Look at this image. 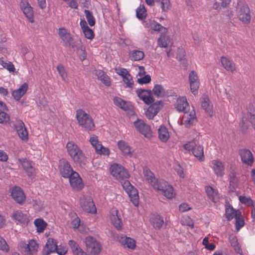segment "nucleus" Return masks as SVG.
I'll use <instances>...</instances> for the list:
<instances>
[{"label": "nucleus", "instance_id": "nucleus-1", "mask_svg": "<svg viewBox=\"0 0 255 255\" xmlns=\"http://www.w3.org/2000/svg\"><path fill=\"white\" fill-rule=\"evenodd\" d=\"M143 174L146 179L155 189L160 191L162 194L168 199L175 196L172 186L163 179H156L154 174L148 169H144Z\"/></svg>", "mask_w": 255, "mask_h": 255}, {"label": "nucleus", "instance_id": "nucleus-2", "mask_svg": "<svg viewBox=\"0 0 255 255\" xmlns=\"http://www.w3.org/2000/svg\"><path fill=\"white\" fill-rule=\"evenodd\" d=\"M136 92L139 99L147 105H149L154 102L152 92L158 98L164 97L166 94L165 90L163 87L159 84H156L154 86L152 91L143 89H137L136 90Z\"/></svg>", "mask_w": 255, "mask_h": 255}, {"label": "nucleus", "instance_id": "nucleus-3", "mask_svg": "<svg viewBox=\"0 0 255 255\" xmlns=\"http://www.w3.org/2000/svg\"><path fill=\"white\" fill-rule=\"evenodd\" d=\"M68 155L76 163H82L85 161V156L80 148L73 141H68L66 146Z\"/></svg>", "mask_w": 255, "mask_h": 255}, {"label": "nucleus", "instance_id": "nucleus-4", "mask_svg": "<svg viewBox=\"0 0 255 255\" xmlns=\"http://www.w3.org/2000/svg\"><path fill=\"white\" fill-rule=\"evenodd\" d=\"M76 117L79 126L85 130L92 131L94 129L95 126L92 117L84 110H77Z\"/></svg>", "mask_w": 255, "mask_h": 255}, {"label": "nucleus", "instance_id": "nucleus-5", "mask_svg": "<svg viewBox=\"0 0 255 255\" xmlns=\"http://www.w3.org/2000/svg\"><path fill=\"white\" fill-rule=\"evenodd\" d=\"M249 121L254 127L255 129V108L253 105H250L247 109L246 113H244L242 117V125L241 130L243 134H246L248 132V128L250 126Z\"/></svg>", "mask_w": 255, "mask_h": 255}, {"label": "nucleus", "instance_id": "nucleus-6", "mask_svg": "<svg viewBox=\"0 0 255 255\" xmlns=\"http://www.w3.org/2000/svg\"><path fill=\"white\" fill-rule=\"evenodd\" d=\"M87 251L91 255H98L101 250L100 243L92 236H88L85 239Z\"/></svg>", "mask_w": 255, "mask_h": 255}, {"label": "nucleus", "instance_id": "nucleus-7", "mask_svg": "<svg viewBox=\"0 0 255 255\" xmlns=\"http://www.w3.org/2000/svg\"><path fill=\"white\" fill-rule=\"evenodd\" d=\"M111 174L117 179L122 180L129 177L128 170L120 164L114 163L111 165L110 168Z\"/></svg>", "mask_w": 255, "mask_h": 255}, {"label": "nucleus", "instance_id": "nucleus-8", "mask_svg": "<svg viewBox=\"0 0 255 255\" xmlns=\"http://www.w3.org/2000/svg\"><path fill=\"white\" fill-rule=\"evenodd\" d=\"M58 167L61 176L65 178H68L75 172L69 162L65 158L59 160Z\"/></svg>", "mask_w": 255, "mask_h": 255}, {"label": "nucleus", "instance_id": "nucleus-9", "mask_svg": "<svg viewBox=\"0 0 255 255\" xmlns=\"http://www.w3.org/2000/svg\"><path fill=\"white\" fill-rule=\"evenodd\" d=\"M237 169L234 166L231 165L229 170V191L234 192L238 187L239 179L237 175H238Z\"/></svg>", "mask_w": 255, "mask_h": 255}, {"label": "nucleus", "instance_id": "nucleus-10", "mask_svg": "<svg viewBox=\"0 0 255 255\" xmlns=\"http://www.w3.org/2000/svg\"><path fill=\"white\" fill-rule=\"evenodd\" d=\"M133 125L137 130L145 137L148 138L151 136L152 131L150 127L143 120L137 119L134 122Z\"/></svg>", "mask_w": 255, "mask_h": 255}, {"label": "nucleus", "instance_id": "nucleus-11", "mask_svg": "<svg viewBox=\"0 0 255 255\" xmlns=\"http://www.w3.org/2000/svg\"><path fill=\"white\" fill-rule=\"evenodd\" d=\"M81 205L83 210L87 213L95 214L97 209L92 198L90 196L81 198Z\"/></svg>", "mask_w": 255, "mask_h": 255}, {"label": "nucleus", "instance_id": "nucleus-12", "mask_svg": "<svg viewBox=\"0 0 255 255\" xmlns=\"http://www.w3.org/2000/svg\"><path fill=\"white\" fill-rule=\"evenodd\" d=\"M142 24L145 27L149 28L155 31L161 32L162 33H165L167 31V29L166 27L162 26L154 20L147 19L143 20Z\"/></svg>", "mask_w": 255, "mask_h": 255}, {"label": "nucleus", "instance_id": "nucleus-13", "mask_svg": "<svg viewBox=\"0 0 255 255\" xmlns=\"http://www.w3.org/2000/svg\"><path fill=\"white\" fill-rule=\"evenodd\" d=\"M39 248V246L36 242L31 240L28 244H24L21 247V253L24 255H33L35 254Z\"/></svg>", "mask_w": 255, "mask_h": 255}, {"label": "nucleus", "instance_id": "nucleus-14", "mask_svg": "<svg viewBox=\"0 0 255 255\" xmlns=\"http://www.w3.org/2000/svg\"><path fill=\"white\" fill-rule=\"evenodd\" d=\"M189 81L191 91L194 95H196L198 93L200 81L197 74L194 71H192L189 73Z\"/></svg>", "mask_w": 255, "mask_h": 255}, {"label": "nucleus", "instance_id": "nucleus-15", "mask_svg": "<svg viewBox=\"0 0 255 255\" xmlns=\"http://www.w3.org/2000/svg\"><path fill=\"white\" fill-rule=\"evenodd\" d=\"M118 146L124 156L128 157H135L136 155L134 150L125 141L122 140L119 141Z\"/></svg>", "mask_w": 255, "mask_h": 255}, {"label": "nucleus", "instance_id": "nucleus-16", "mask_svg": "<svg viewBox=\"0 0 255 255\" xmlns=\"http://www.w3.org/2000/svg\"><path fill=\"white\" fill-rule=\"evenodd\" d=\"M251 11L248 4L244 3L240 7V20L245 25L251 22Z\"/></svg>", "mask_w": 255, "mask_h": 255}, {"label": "nucleus", "instance_id": "nucleus-17", "mask_svg": "<svg viewBox=\"0 0 255 255\" xmlns=\"http://www.w3.org/2000/svg\"><path fill=\"white\" fill-rule=\"evenodd\" d=\"M68 178H69L70 184L73 189L80 190L84 187L82 180L77 172L73 173Z\"/></svg>", "mask_w": 255, "mask_h": 255}, {"label": "nucleus", "instance_id": "nucleus-18", "mask_svg": "<svg viewBox=\"0 0 255 255\" xmlns=\"http://www.w3.org/2000/svg\"><path fill=\"white\" fill-rule=\"evenodd\" d=\"M239 210L236 211L232 206L228 205L226 207V214L228 220H231L234 218L236 219V230L239 231V215L237 213Z\"/></svg>", "mask_w": 255, "mask_h": 255}, {"label": "nucleus", "instance_id": "nucleus-19", "mask_svg": "<svg viewBox=\"0 0 255 255\" xmlns=\"http://www.w3.org/2000/svg\"><path fill=\"white\" fill-rule=\"evenodd\" d=\"M240 156L242 161L248 166H252L254 162V158L251 151L247 149L240 150Z\"/></svg>", "mask_w": 255, "mask_h": 255}, {"label": "nucleus", "instance_id": "nucleus-20", "mask_svg": "<svg viewBox=\"0 0 255 255\" xmlns=\"http://www.w3.org/2000/svg\"><path fill=\"white\" fill-rule=\"evenodd\" d=\"M13 199L17 203L22 205L25 201V196L22 190L19 187H15L11 193Z\"/></svg>", "mask_w": 255, "mask_h": 255}, {"label": "nucleus", "instance_id": "nucleus-21", "mask_svg": "<svg viewBox=\"0 0 255 255\" xmlns=\"http://www.w3.org/2000/svg\"><path fill=\"white\" fill-rule=\"evenodd\" d=\"M211 166L217 176L222 177L225 174V165L221 161L219 160H212Z\"/></svg>", "mask_w": 255, "mask_h": 255}, {"label": "nucleus", "instance_id": "nucleus-22", "mask_svg": "<svg viewBox=\"0 0 255 255\" xmlns=\"http://www.w3.org/2000/svg\"><path fill=\"white\" fill-rule=\"evenodd\" d=\"M162 103L161 101H158L152 104L145 112L146 117L151 119L156 115L160 109V105Z\"/></svg>", "mask_w": 255, "mask_h": 255}, {"label": "nucleus", "instance_id": "nucleus-23", "mask_svg": "<svg viewBox=\"0 0 255 255\" xmlns=\"http://www.w3.org/2000/svg\"><path fill=\"white\" fill-rule=\"evenodd\" d=\"M21 9L24 14L30 22L34 21L33 11L32 7L27 1H22L20 3Z\"/></svg>", "mask_w": 255, "mask_h": 255}, {"label": "nucleus", "instance_id": "nucleus-24", "mask_svg": "<svg viewBox=\"0 0 255 255\" xmlns=\"http://www.w3.org/2000/svg\"><path fill=\"white\" fill-rule=\"evenodd\" d=\"M57 246V243L55 240L51 238H48L42 251L43 255H49L51 253H55Z\"/></svg>", "mask_w": 255, "mask_h": 255}, {"label": "nucleus", "instance_id": "nucleus-25", "mask_svg": "<svg viewBox=\"0 0 255 255\" xmlns=\"http://www.w3.org/2000/svg\"><path fill=\"white\" fill-rule=\"evenodd\" d=\"M15 128L19 137L24 141L28 139V132L25 127L23 122L19 120L16 123Z\"/></svg>", "mask_w": 255, "mask_h": 255}, {"label": "nucleus", "instance_id": "nucleus-26", "mask_svg": "<svg viewBox=\"0 0 255 255\" xmlns=\"http://www.w3.org/2000/svg\"><path fill=\"white\" fill-rule=\"evenodd\" d=\"M196 121V117L195 111L193 110L190 113H184L182 118V124L186 128L190 127Z\"/></svg>", "mask_w": 255, "mask_h": 255}, {"label": "nucleus", "instance_id": "nucleus-27", "mask_svg": "<svg viewBox=\"0 0 255 255\" xmlns=\"http://www.w3.org/2000/svg\"><path fill=\"white\" fill-rule=\"evenodd\" d=\"M12 219L21 224H27L29 221V216L20 210L14 211L12 214Z\"/></svg>", "mask_w": 255, "mask_h": 255}, {"label": "nucleus", "instance_id": "nucleus-28", "mask_svg": "<svg viewBox=\"0 0 255 255\" xmlns=\"http://www.w3.org/2000/svg\"><path fill=\"white\" fill-rule=\"evenodd\" d=\"M175 108L177 110L180 112L186 113L189 109V104L185 97H182L178 98L175 104Z\"/></svg>", "mask_w": 255, "mask_h": 255}, {"label": "nucleus", "instance_id": "nucleus-29", "mask_svg": "<svg viewBox=\"0 0 255 255\" xmlns=\"http://www.w3.org/2000/svg\"><path fill=\"white\" fill-rule=\"evenodd\" d=\"M27 90L28 84L26 83H24L18 89L12 91V96L15 100L18 101L25 94Z\"/></svg>", "mask_w": 255, "mask_h": 255}, {"label": "nucleus", "instance_id": "nucleus-30", "mask_svg": "<svg viewBox=\"0 0 255 255\" xmlns=\"http://www.w3.org/2000/svg\"><path fill=\"white\" fill-rule=\"evenodd\" d=\"M19 162L22 166L23 169L26 172L28 176L32 175L34 172V168L32 166L31 162L26 159H19Z\"/></svg>", "mask_w": 255, "mask_h": 255}, {"label": "nucleus", "instance_id": "nucleus-31", "mask_svg": "<svg viewBox=\"0 0 255 255\" xmlns=\"http://www.w3.org/2000/svg\"><path fill=\"white\" fill-rule=\"evenodd\" d=\"M201 107L210 117L212 116V106L210 104V100L207 96H203L201 99Z\"/></svg>", "mask_w": 255, "mask_h": 255}, {"label": "nucleus", "instance_id": "nucleus-32", "mask_svg": "<svg viewBox=\"0 0 255 255\" xmlns=\"http://www.w3.org/2000/svg\"><path fill=\"white\" fill-rule=\"evenodd\" d=\"M119 242L124 247L131 250L134 249L136 246L135 241L126 236H122L119 239Z\"/></svg>", "mask_w": 255, "mask_h": 255}, {"label": "nucleus", "instance_id": "nucleus-33", "mask_svg": "<svg viewBox=\"0 0 255 255\" xmlns=\"http://www.w3.org/2000/svg\"><path fill=\"white\" fill-rule=\"evenodd\" d=\"M157 6L161 9V12L164 14L171 8L170 0H155Z\"/></svg>", "mask_w": 255, "mask_h": 255}, {"label": "nucleus", "instance_id": "nucleus-34", "mask_svg": "<svg viewBox=\"0 0 255 255\" xmlns=\"http://www.w3.org/2000/svg\"><path fill=\"white\" fill-rule=\"evenodd\" d=\"M118 211L117 210H113L110 219L114 226L117 229L120 230L122 228V222L121 219L118 216Z\"/></svg>", "mask_w": 255, "mask_h": 255}, {"label": "nucleus", "instance_id": "nucleus-35", "mask_svg": "<svg viewBox=\"0 0 255 255\" xmlns=\"http://www.w3.org/2000/svg\"><path fill=\"white\" fill-rule=\"evenodd\" d=\"M114 104L124 111L130 109L131 107L130 103L126 102L119 97H115L114 99Z\"/></svg>", "mask_w": 255, "mask_h": 255}, {"label": "nucleus", "instance_id": "nucleus-36", "mask_svg": "<svg viewBox=\"0 0 255 255\" xmlns=\"http://www.w3.org/2000/svg\"><path fill=\"white\" fill-rule=\"evenodd\" d=\"M158 133L159 138L163 142H166L170 137L168 129L164 126L160 127Z\"/></svg>", "mask_w": 255, "mask_h": 255}, {"label": "nucleus", "instance_id": "nucleus-37", "mask_svg": "<svg viewBox=\"0 0 255 255\" xmlns=\"http://www.w3.org/2000/svg\"><path fill=\"white\" fill-rule=\"evenodd\" d=\"M221 62L223 66L228 71L233 72L235 70V64L226 57H221Z\"/></svg>", "mask_w": 255, "mask_h": 255}, {"label": "nucleus", "instance_id": "nucleus-38", "mask_svg": "<svg viewBox=\"0 0 255 255\" xmlns=\"http://www.w3.org/2000/svg\"><path fill=\"white\" fill-rule=\"evenodd\" d=\"M193 155L200 161L205 159L203 147L202 145H196L192 150Z\"/></svg>", "mask_w": 255, "mask_h": 255}, {"label": "nucleus", "instance_id": "nucleus-39", "mask_svg": "<svg viewBox=\"0 0 255 255\" xmlns=\"http://www.w3.org/2000/svg\"><path fill=\"white\" fill-rule=\"evenodd\" d=\"M150 222L153 227L157 230L161 228L164 223L163 219L158 215H153L151 218Z\"/></svg>", "mask_w": 255, "mask_h": 255}, {"label": "nucleus", "instance_id": "nucleus-40", "mask_svg": "<svg viewBox=\"0 0 255 255\" xmlns=\"http://www.w3.org/2000/svg\"><path fill=\"white\" fill-rule=\"evenodd\" d=\"M127 193L133 205L137 206L138 205V194L136 189L133 186L132 188L129 190Z\"/></svg>", "mask_w": 255, "mask_h": 255}, {"label": "nucleus", "instance_id": "nucleus-41", "mask_svg": "<svg viewBox=\"0 0 255 255\" xmlns=\"http://www.w3.org/2000/svg\"><path fill=\"white\" fill-rule=\"evenodd\" d=\"M129 56L132 61H139L144 57V53L140 50H133L130 52Z\"/></svg>", "mask_w": 255, "mask_h": 255}, {"label": "nucleus", "instance_id": "nucleus-42", "mask_svg": "<svg viewBox=\"0 0 255 255\" xmlns=\"http://www.w3.org/2000/svg\"><path fill=\"white\" fill-rule=\"evenodd\" d=\"M34 224L38 233H43L47 225L46 222L42 218L36 219L34 221Z\"/></svg>", "mask_w": 255, "mask_h": 255}, {"label": "nucleus", "instance_id": "nucleus-43", "mask_svg": "<svg viewBox=\"0 0 255 255\" xmlns=\"http://www.w3.org/2000/svg\"><path fill=\"white\" fill-rule=\"evenodd\" d=\"M206 192L209 198L214 202H216L218 199L217 192L211 186L206 187Z\"/></svg>", "mask_w": 255, "mask_h": 255}, {"label": "nucleus", "instance_id": "nucleus-44", "mask_svg": "<svg viewBox=\"0 0 255 255\" xmlns=\"http://www.w3.org/2000/svg\"><path fill=\"white\" fill-rule=\"evenodd\" d=\"M229 242L231 247L237 253H239V243L237 237L233 234L229 236Z\"/></svg>", "mask_w": 255, "mask_h": 255}, {"label": "nucleus", "instance_id": "nucleus-45", "mask_svg": "<svg viewBox=\"0 0 255 255\" xmlns=\"http://www.w3.org/2000/svg\"><path fill=\"white\" fill-rule=\"evenodd\" d=\"M146 10L143 5H140L136 10V17L140 20H142L146 16Z\"/></svg>", "mask_w": 255, "mask_h": 255}, {"label": "nucleus", "instance_id": "nucleus-46", "mask_svg": "<svg viewBox=\"0 0 255 255\" xmlns=\"http://www.w3.org/2000/svg\"><path fill=\"white\" fill-rule=\"evenodd\" d=\"M164 34L162 33L161 36L157 39V43L160 47L166 48L169 44V39Z\"/></svg>", "mask_w": 255, "mask_h": 255}, {"label": "nucleus", "instance_id": "nucleus-47", "mask_svg": "<svg viewBox=\"0 0 255 255\" xmlns=\"http://www.w3.org/2000/svg\"><path fill=\"white\" fill-rule=\"evenodd\" d=\"M84 13L89 24L91 26H94L95 24V19L92 13L89 10L85 9Z\"/></svg>", "mask_w": 255, "mask_h": 255}, {"label": "nucleus", "instance_id": "nucleus-48", "mask_svg": "<svg viewBox=\"0 0 255 255\" xmlns=\"http://www.w3.org/2000/svg\"><path fill=\"white\" fill-rule=\"evenodd\" d=\"M0 64L2 66V67L5 69H6L9 72H14L15 68L13 64L11 62H5L2 60H0Z\"/></svg>", "mask_w": 255, "mask_h": 255}, {"label": "nucleus", "instance_id": "nucleus-49", "mask_svg": "<svg viewBox=\"0 0 255 255\" xmlns=\"http://www.w3.org/2000/svg\"><path fill=\"white\" fill-rule=\"evenodd\" d=\"M61 39L66 46L73 47V45L72 44L73 38L70 33H68L62 37Z\"/></svg>", "mask_w": 255, "mask_h": 255}, {"label": "nucleus", "instance_id": "nucleus-50", "mask_svg": "<svg viewBox=\"0 0 255 255\" xmlns=\"http://www.w3.org/2000/svg\"><path fill=\"white\" fill-rule=\"evenodd\" d=\"M123 81L126 84V87L132 88L133 85V81L132 77L130 74H127V76L123 78Z\"/></svg>", "mask_w": 255, "mask_h": 255}, {"label": "nucleus", "instance_id": "nucleus-51", "mask_svg": "<svg viewBox=\"0 0 255 255\" xmlns=\"http://www.w3.org/2000/svg\"><path fill=\"white\" fill-rule=\"evenodd\" d=\"M78 56L82 61L85 60L87 58V54L85 51V47L82 45L78 49Z\"/></svg>", "mask_w": 255, "mask_h": 255}, {"label": "nucleus", "instance_id": "nucleus-52", "mask_svg": "<svg viewBox=\"0 0 255 255\" xmlns=\"http://www.w3.org/2000/svg\"><path fill=\"white\" fill-rule=\"evenodd\" d=\"M240 203L245 204L247 206H253V201L250 197L244 196H240Z\"/></svg>", "mask_w": 255, "mask_h": 255}, {"label": "nucleus", "instance_id": "nucleus-53", "mask_svg": "<svg viewBox=\"0 0 255 255\" xmlns=\"http://www.w3.org/2000/svg\"><path fill=\"white\" fill-rule=\"evenodd\" d=\"M57 70L62 80L65 81L66 78V71L63 65L59 64L57 66Z\"/></svg>", "mask_w": 255, "mask_h": 255}, {"label": "nucleus", "instance_id": "nucleus-54", "mask_svg": "<svg viewBox=\"0 0 255 255\" xmlns=\"http://www.w3.org/2000/svg\"><path fill=\"white\" fill-rule=\"evenodd\" d=\"M150 81L151 78L149 75L143 76L137 79V83L141 85L148 84L150 83Z\"/></svg>", "mask_w": 255, "mask_h": 255}, {"label": "nucleus", "instance_id": "nucleus-55", "mask_svg": "<svg viewBox=\"0 0 255 255\" xmlns=\"http://www.w3.org/2000/svg\"><path fill=\"white\" fill-rule=\"evenodd\" d=\"M10 120L9 115L5 111L0 112V123L6 124L9 122Z\"/></svg>", "mask_w": 255, "mask_h": 255}, {"label": "nucleus", "instance_id": "nucleus-56", "mask_svg": "<svg viewBox=\"0 0 255 255\" xmlns=\"http://www.w3.org/2000/svg\"><path fill=\"white\" fill-rule=\"evenodd\" d=\"M68 245L70 247V249L73 253L76 251H78L81 248L79 245L74 240H71L68 242Z\"/></svg>", "mask_w": 255, "mask_h": 255}, {"label": "nucleus", "instance_id": "nucleus-57", "mask_svg": "<svg viewBox=\"0 0 255 255\" xmlns=\"http://www.w3.org/2000/svg\"><path fill=\"white\" fill-rule=\"evenodd\" d=\"M90 142L91 144L92 145V146L95 148L96 150H97V149L98 148V145H102L101 143H100L98 140V136L95 135H92L90 137Z\"/></svg>", "mask_w": 255, "mask_h": 255}, {"label": "nucleus", "instance_id": "nucleus-58", "mask_svg": "<svg viewBox=\"0 0 255 255\" xmlns=\"http://www.w3.org/2000/svg\"><path fill=\"white\" fill-rule=\"evenodd\" d=\"M86 38L89 39H92L94 37V33L93 31L89 27L83 30Z\"/></svg>", "mask_w": 255, "mask_h": 255}, {"label": "nucleus", "instance_id": "nucleus-59", "mask_svg": "<svg viewBox=\"0 0 255 255\" xmlns=\"http://www.w3.org/2000/svg\"><path fill=\"white\" fill-rule=\"evenodd\" d=\"M98 146V148L96 150L97 154L109 155L110 151L108 148L104 147L102 145H99Z\"/></svg>", "mask_w": 255, "mask_h": 255}, {"label": "nucleus", "instance_id": "nucleus-60", "mask_svg": "<svg viewBox=\"0 0 255 255\" xmlns=\"http://www.w3.org/2000/svg\"><path fill=\"white\" fill-rule=\"evenodd\" d=\"M68 251L67 248L66 246H57L56 250H55V253H56L59 255H64Z\"/></svg>", "mask_w": 255, "mask_h": 255}, {"label": "nucleus", "instance_id": "nucleus-61", "mask_svg": "<svg viewBox=\"0 0 255 255\" xmlns=\"http://www.w3.org/2000/svg\"><path fill=\"white\" fill-rule=\"evenodd\" d=\"M0 250L8 252L9 250L8 246L5 241L0 236Z\"/></svg>", "mask_w": 255, "mask_h": 255}, {"label": "nucleus", "instance_id": "nucleus-62", "mask_svg": "<svg viewBox=\"0 0 255 255\" xmlns=\"http://www.w3.org/2000/svg\"><path fill=\"white\" fill-rule=\"evenodd\" d=\"M196 144L195 141H191L185 144L183 147L186 150L192 151Z\"/></svg>", "mask_w": 255, "mask_h": 255}, {"label": "nucleus", "instance_id": "nucleus-63", "mask_svg": "<svg viewBox=\"0 0 255 255\" xmlns=\"http://www.w3.org/2000/svg\"><path fill=\"white\" fill-rule=\"evenodd\" d=\"M99 80H101L106 86H109L111 84V82H110V78L105 73L104 74V75L100 79H99Z\"/></svg>", "mask_w": 255, "mask_h": 255}, {"label": "nucleus", "instance_id": "nucleus-64", "mask_svg": "<svg viewBox=\"0 0 255 255\" xmlns=\"http://www.w3.org/2000/svg\"><path fill=\"white\" fill-rule=\"evenodd\" d=\"M122 186L126 192L130 189H132L133 187L128 180H125L124 182L122 183Z\"/></svg>", "mask_w": 255, "mask_h": 255}]
</instances>
